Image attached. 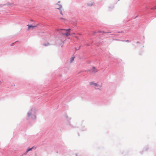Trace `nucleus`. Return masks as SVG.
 <instances>
[{"mask_svg":"<svg viewBox=\"0 0 156 156\" xmlns=\"http://www.w3.org/2000/svg\"><path fill=\"white\" fill-rule=\"evenodd\" d=\"M60 13L62 15V12L61 11H60Z\"/></svg>","mask_w":156,"mask_h":156,"instance_id":"ddd939ff","label":"nucleus"},{"mask_svg":"<svg viewBox=\"0 0 156 156\" xmlns=\"http://www.w3.org/2000/svg\"><path fill=\"white\" fill-rule=\"evenodd\" d=\"M74 37L76 38V39H77V40H79V38H78V37L77 36H74Z\"/></svg>","mask_w":156,"mask_h":156,"instance_id":"9d476101","label":"nucleus"},{"mask_svg":"<svg viewBox=\"0 0 156 156\" xmlns=\"http://www.w3.org/2000/svg\"><path fill=\"white\" fill-rule=\"evenodd\" d=\"M28 29L32 28H33L34 27H37L36 26H30V25H28Z\"/></svg>","mask_w":156,"mask_h":156,"instance_id":"20e7f679","label":"nucleus"},{"mask_svg":"<svg viewBox=\"0 0 156 156\" xmlns=\"http://www.w3.org/2000/svg\"><path fill=\"white\" fill-rule=\"evenodd\" d=\"M31 115V113L30 112H29L28 113V114H27V116H30Z\"/></svg>","mask_w":156,"mask_h":156,"instance_id":"1a4fd4ad","label":"nucleus"},{"mask_svg":"<svg viewBox=\"0 0 156 156\" xmlns=\"http://www.w3.org/2000/svg\"><path fill=\"white\" fill-rule=\"evenodd\" d=\"M78 35H82V34H78Z\"/></svg>","mask_w":156,"mask_h":156,"instance_id":"f8f14e48","label":"nucleus"},{"mask_svg":"<svg viewBox=\"0 0 156 156\" xmlns=\"http://www.w3.org/2000/svg\"><path fill=\"white\" fill-rule=\"evenodd\" d=\"M92 71L93 72H94V73L96 72H98V69H96L95 67H93L92 68Z\"/></svg>","mask_w":156,"mask_h":156,"instance_id":"7ed1b4c3","label":"nucleus"},{"mask_svg":"<svg viewBox=\"0 0 156 156\" xmlns=\"http://www.w3.org/2000/svg\"><path fill=\"white\" fill-rule=\"evenodd\" d=\"M98 32L99 33H105V32H104V31H98Z\"/></svg>","mask_w":156,"mask_h":156,"instance_id":"9b49d317","label":"nucleus"},{"mask_svg":"<svg viewBox=\"0 0 156 156\" xmlns=\"http://www.w3.org/2000/svg\"><path fill=\"white\" fill-rule=\"evenodd\" d=\"M61 30L62 31V33L63 34L65 35L67 37L70 35V34L69 33V30H70V29L67 30L62 29Z\"/></svg>","mask_w":156,"mask_h":156,"instance_id":"f257e3e1","label":"nucleus"},{"mask_svg":"<svg viewBox=\"0 0 156 156\" xmlns=\"http://www.w3.org/2000/svg\"><path fill=\"white\" fill-rule=\"evenodd\" d=\"M62 7V6L61 5H59L58 4H56V8L58 9H60Z\"/></svg>","mask_w":156,"mask_h":156,"instance_id":"f03ea898","label":"nucleus"},{"mask_svg":"<svg viewBox=\"0 0 156 156\" xmlns=\"http://www.w3.org/2000/svg\"><path fill=\"white\" fill-rule=\"evenodd\" d=\"M59 2H58V3H59Z\"/></svg>","mask_w":156,"mask_h":156,"instance_id":"4468645a","label":"nucleus"},{"mask_svg":"<svg viewBox=\"0 0 156 156\" xmlns=\"http://www.w3.org/2000/svg\"><path fill=\"white\" fill-rule=\"evenodd\" d=\"M32 148H33V147L31 148H30V149H28L27 150V152H28V151H30L32 149Z\"/></svg>","mask_w":156,"mask_h":156,"instance_id":"6e6552de","label":"nucleus"},{"mask_svg":"<svg viewBox=\"0 0 156 156\" xmlns=\"http://www.w3.org/2000/svg\"><path fill=\"white\" fill-rule=\"evenodd\" d=\"M90 84L91 85L94 84L95 87H97L98 86V85L96 83H93V82H91L90 83Z\"/></svg>","mask_w":156,"mask_h":156,"instance_id":"423d86ee","label":"nucleus"},{"mask_svg":"<svg viewBox=\"0 0 156 156\" xmlns=\"http://www.w3.org/2000/svg\"><path fill=\"white\" fill-rule=\"evenodd\" d=\"M93 4V3L92 2H90V3H88L87 4L89 6H92Z\"/></svg>","mask_w":156,"mask_h":156,"instance_id":"39448f33","label":"nucleus"},{"mask_svg":"<svg viewBox=\"0 0 156 156\" xmlns=\"http://www.w3.org/2000/svg\"><path fill=\"white\" fill-rule=\"evenodd\" d=\"M74 58L72 57L70 58V62L72 63L73 61L74 60Z\"/></svg>","mask_w":156,"mask_h":156,"instance_id":"0eeeda50","label":"nucleus"}]
</instances>
